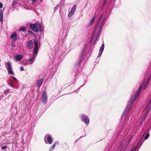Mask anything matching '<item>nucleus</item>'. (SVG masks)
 <instances>
[{
  "label": "nucleus",
  "instance_id": "nucleus-47",
  "mask_svg": "<svg viewBox=\"0 0 151 151\" xmlns=\"http://www.w3.org/2000/svg\"><path fill=\"white\" fill-rule=\"evenodd\" d=\"M107 0H105L106 1H107Z\"/></svg>",
  "mask_w": 151,
  "mask_h": 151
},
{
  "label": "nucleus",
  "instance_id": "nucleus-4",
  "mask_svg": "<svg viewBox=\"0 0 151 151\" xmlns=\"http://www.w3.org/2000/svg\"><path fill=\"white\" fill-rule=\"evenodd\" d=\"M142 87V85H141L139 88L138 89L137 91L134 92L133 94V96L132 97V99L133 100H135L136 98L138 96L139 93L141 91V90Z\"/></svg>",
  "mask_w": 151,
  "mask_h": 151
},
{
  "label": "nucleus",
  "instance_id": "nucleus-20",
  "mask_svg": "<svg viewBox=\"0 0 151 151\" xmlns=\"http://www.w3.org/2000/svg\"><path fill=\"white\" fill-rule=\"evenodd\" d=\"M150 81V78H148V79H147V81L145 83V85L143 87V89L144 90H145L146 89V86H147V84H148V83Z\"/></svg>",
  "mask_w": 151,
  "mask_h": 151
},
{
  "label": "nucleus",
  "instance_id": "nucleus-17",
  "mask_svg": "<svg viewBox=\"0 0 151 151\" xmlns=\"http://www.w3.org/2000/svg\"><path fill=\"white\" fill-rule=\"evenodd\" d=\"M43 82V80L42 79L36 82V86L37 87L40 86L42 84Z\"/></svg>",
  "mask_w": 151,
  "mask_h": 151
},
{
  "label": "nucleus",
  "instance_id": "nucleus-19",
  "mask_svg": "<svg viewBox=\"0 0 151 151\" xmlns=\"http://www.w3.org/2000/svg\"><path fill=\"white\" fill-rule=\"evenodd\" d=\"M58 143L59 142H55V143L53 144V145L49 149V151H52L54 149V147H55L56 145V144H58Z\"/></svg>",
  "mask_w": 151,
  "mask_h": 151
},
{
  "label": "nucleus",
  "instance_id": "nucleus-31",
  "mask_svg": "<svg viewBox=\"0 0 151 151\" xmlns=\"http://www.w3.org/2000/svg\"><path fill=\"white\" fill-rule=\"evenodd\" d=\"M59 5H57L54 8V11H55L58 9Z\"/></svg>",
  "mask_w": 151,
  "mask_h": 151
},
{
  "label": "nucleus",
  "instance_id": "nucleus-35",
  "mask_svg": "<svg viewBox=\"0 0 151 151\" xmlns=\"http://www.w3.org/2000/svg\"><path fill=\"white\" fill-rule=\"evenodd\" d=\"M142 138H141V139L137 143V145H136L137 146V147L139 145V144L140 143V141H141V140H142Z\"/></svg>",
  "mask_w": 151,
  "mask_h": 151
},
{
  "label": "nucleus",
  "instance_id": "nucleus-32",
  "mask_svg": "<svg viewBox=\"0 0 151 151\" xmlns=\"http://www.w3.org/2000/svg\"><path fill=\"white\" fill-rule=\"evenodd\" d=\"M9 84L11 87H13V85L12 82V81H10V83Z\"/></svg>",
  "mask_w": 151,
  "mask_h": 151
},
{
  "label": "nucleus",
  "instance_id": "nucleus-24",
  "mask_svg": "<svg viewBox=\"0 0 151 151\" xmlns=\"http://www.w3.org/2000/svg\"><path fill=\"white\" fill-rule=\"evenodd\" d=\"M95 19V16H94L93 17V18L92 19H91V21L90 22V24H92L93 23Z\"/></svg>",
  "mask_w": 151,
  "mask_h": 151
},
{
  "label": "nucleus",
  "instance_id": "nucleus-36",
  "mask_svg": "<svg viewBox=\"0 0 151 151\" xmlns=\"http://www.w3.org/2000/svg\"><path fill=\"white\" fill-rule=\"evenodd\" d=\"M3 7V4L1 2H0V9H1Z\"/></svg>",
  "mask_w": 151,
  "mask_h": 151
},
{
  "label": "nucleus",
  "instance_id": "nucleus-37",
  "mask_svg": "<svg viewBox=\"0 0 151 151\" xmlns=\"http://www.w3.org/2000/svg\"><path fill=\"white\" fill-rule=\"evenodd\" d=\"M20 70L21 71H22L24 70L23 67V66L21 67L20 68Z\"/></svg>",
  "mask_w": 151,
  "mask_h": 151
},
{
  "label": "nucleus",
  "instance_id": "nucleus-15",
  "mask_svg": "<svg viewBox=\"0 0 151 151\" xmlns=\"http://www.w3.org/2000/svg\"><path fill=\"white\" fill-rule=\"evenodd\" d=\"M147 108H148V109L147 110L146 112L145 113L144 117L142 118V120L144 121L145 119L146 118L148 113L150 111V109L151 108V106H149L148 107H147L146 108H145L146 109H147Z\"/></svg>",
  "mask_w": 151,
  "mask_h": 151
},
{
  "label": "nucleus",
  "instance_id": "nucleus-45",
  "mask_svg": "<svg viewBox=\"0 0 151 151\" xmlns=\"http://www.w3.org/2000/svg\"><path fill=\"white\" fill-rule=\"evenodd\" d=\"M151 77V74L150 75V76L149 78H150Z\"/></svg>",
  "mask_w": 151,
  "mask_h": 151
},
{
  "label": "nucleus",
  "instance_id": "nucleus-16",
  "mask_svg": "<svg viewBox=\"0 0 151 151\" xmlns=\"http://www.w3.org/2000/svg\"><path fill=\"white\" fill-rule=\"evenodd\" d=\"M3 19V11L1 10H0V21L2 23Z\"/></svg>",
  "mask_w": 151,
  "mask_h": 151
},
{
  "label": "nucleus",
  "instance_id": "nucleus-8",
  "mask_svg": "<svg viewBox=\"0 0 151 151\" xmlns=\"http://www.w3.org/2000/svg\"><path fill=\"white\" fill-rule=\"evenodd\" d=\"M42 102L45 104H46L47 101V96L45 92L44 91L42 93Z\"/></svg>",
  "mask_w": 151,
  "mask_h": 151
},
{
  "label": "nucleus",
  "instance_id": "nucleus-34",
  "mask_svg": "<svg viewBox=\"0 0 151 151\" xmlns=\"http://www.w3.org/2000/svg\"><path fill=\"white\" fill-rule=\"evenodd\" d=\"M7 148V147L6 146H3L2 147H1V149L2 150H4L6 148Z\"/></svg>",
  "mask_w": 151,
  "mask_h": 151
},
{
  "label": "nucleus",
  "instance_id": "nucleus-9",
  "mask_svg": "<svg viewBox=\"0 0 151 151\" xmlns=\"http://www.w3.org/2000/svg\"><path fill=\"white\" fill-rule=\"evenodd\" d=\"M76 9V6L75 5L73 6V7L72 8L71 10L69 12L68 15V17L69 18L71 17L73 14L75 13Z\"/></svg>",
  "mask_w": 151,
  "mask_h": 151
},
{
  "label": "nucleus",
  "instance_id": "nucleus-13",
  "mask_svg": "<svg viewBox=\"0 0 151 151\" xmlns=\"http://www.w3.org/2000/svg\"><path fill=\"white\" fill-rule=\"evenodd\" d=\"M33 43L32 40L29 41L27 44V48L29 49H31L33 47Z\"/></svg>",
  "mask_w": 151,
  "mask_h": 151
},
{
  "label": "nucleus",
  "instance_id": "nucleus-12",
  "mask_svg": "<svg viewBox=\"0 0 151 151\" xmlns=\"http://www.w3.org/2000/svg\"><path fill=\"white\" fill-rule=\"evenodd\" d=\"M34 45H35V49H34V53H36L38 51V48L37 47V43L38 41L37 39H35L34 40Z\"/></svg>",
  "mask_w": 151,
  "mask_h": 151
},
{
  "label": "nucleus",
  "instance_id": "nucleus-30",
  "mask_svg": "<svg viewBox=\"0 0 151 151\" xmlns=\"http://www.w3.org/2000/svg\"><path fill=\"white\" fill-rule=\"evenodd\" d=\"M100 31H100V30H99V31L97 33V35L96 36V38H97L99 37L100 34Z\"/></svg>",
  "mask_w": 151,
  "mask_h": 151
},
{
  "label": "nucleus",
  "instance_id": "nucleus-33",
  "mask_svg": "<svg viewBox=\"0 0 151 151\" xmlns=\"http://www.w3.org/2000/svg\"><path fill=\"white\" fill-rule=\"evenodd\" d=\"M122 149V146H120L118 148L117 151H121Z\"/></svg>",
  "mask_w": 151,
  "mask_h": 151
},
{
  "label": "nucleus",
  "instance_id": "nucleus-44",
  "mask_svg": "<svg viewBox=\"0 0 151 151\" xmlns=\"http://www.w3.org/2000/svg\"><path fill=\"white\" fill-rule=\"evenodd\" d=\"M128 145H126V146H125V149H126L127 148V146Z\"/></svg>",
  "mask_w": 151,
  "mask_h": 151
},
{
  "label": "nucleus",
  "instance_id": "nucleus-41",
  "mask_svg": "<svg viewBox=\"0 0 151 151\" xmlns=\"http://www.w3.org/2000/svg\"><path fill=\"white\" fill-rule=\"evenodd\" d=\"M29 33L30 34H32L33 33V32L32 31H28Z\"/></svg>",
  "mask_w": 151,
  "mask_h": 151
},
{
  "label": "nucleus",
  "instance_id": "nucleus-1",
  "mask_svg": "<svg viewBox=\"0 0 151 151\" xmlns=\"http://www.w3.org/2000/svg\"><path fill=\"white\" fill-rule=\"evenodd\" d=\"M134 101V100H132V98H131V100L128 103L127 106H126L123 114L121 116V118H122L123 117H124V123H125L129 119V116L128 115H127V114L130 109L132 106V104Z\"/></svg>",
  "mask_w": 151,
  "mask_h": 151
},
{
  "label": "nucleus",
  "instance_id": "nucleus-38",
  "mask_svg": "<svg viewBox=\"0 0 151 151\" xmlns=\"http://www.w3.org/2000/svg\"><path fill=\"white\" fill-rule=\"evenodd\" d=\"M16 4V3H15V1H13V4H12V5L13 6H14L15 5V4Z\"/></svg>",
  "mask_w": 151,
  "mask_h": 151
},
{
  "label": "nucleus",
  "instance_id": "nucleus-43",
  "mask_svg": "<svg viewBox=\"0 0 151 151\" xmlns=\"http://www.w3.org/2000/svg\"><path fill=\"white\" fill-rule=\"evenodd\" d=\"M130 140H129V141L127 143V145H128L130 142Z\"/></svg>",
  "mask_w": 151,
  "mask_h": 151
},
{
  "label": "nucleus",
  "instance_id": "nucleus-22",
  "mask_svg": "<svg viewBox=\"0 0 151 151\" xmlns=\"http://www.w3.org/2000/svg\"><path fill=\"white\" fill-rule=\"evenodd\" d=\"M84 52H85V50H83L82 51V54H81V59L79 60L78 63L77 64V65H79V64L81 63V59H82V58L83 57V54H84Z\"/></svg>",
  "mask_w": 151,
  "mask_h": 151
},
{
  "label": "nucleus",
  "instance_id": "nucleus-10",
  "mask_svg": "<svg viewBox=\"0 0 151 151\" xmlns=\"http://www.w3.org/2000/svg\"><path fill=\"white\" fill-rule=\"evenodd\" d=\"M38 52H37L36 53H35L34 51L33 53V55L32 57H31L29 59V61L31 62V64H32L34 63L35 60V58L37 56V54Z\"/></svg>",
  "mask_w": 151,
  "mask_h": 151
},
{
  "label": "nucleus",
  "instance_id": "nucleus-42",
  "mask_svg": "<svg viewBox=\"0 0 151 151\" xmlns=\"http://www.w3.org/2000/svg\"><path fill=\"white\" fill-rule=\"evenodd\" d=\"M12 77L14 78V79L15 80V81H17V79L14 77H13V76H12Z\"/></svg>",
  "mask_w": 151,
  "mask_h": 151
},
{
  "label": "nucleus",
  "instance_id": "nucleus-2",
  "mask_svg": "<svg viewBox=\"0 0 151 151\" xmlns=\"http://www.w3.org/2000/svg\"><path fill=\"white\" fill-rule=\"evenodd\" d=\"M30 27L35 32H37L38 29L40 31H42V26L40 24H31L30 25Z\"/></svg>",
  "mask_w": 151,
  "mask_h": 151
},
{
  "label": "nucleus",
  "instance_id": "nucleus-18",
  "mask_svg": "<svg viewBox=\"0 0 151 151\" xmlns=\"http://www.w3.org/2000/svg\"><path fill=\"white\" fill-rule=\"evenodd\" d=\"M102 15L101 14L100 15V17H99L97 23V24H96V25L95 26V27L94 30H95V32L96 31V29H97V28L98 27V26L99 25V23L100 21V20L101 19V18L102 17Z\"/></svg>",
  "mask_w": 151,
  "mask_h": 151
},
{
  "label": "nucleus",
  "instance_id": "nucleus-28",
  "mask_svg": "<svg viewBox=\"0 0 151 151\" xmlns=\"http://www.w3.org/2000/svg\"><path fill=\"white\" fill-rule=\"evenodd\" d=\"M32 4L33 5H35L36 4V0H34L32 1Z\"/></svg>",
  "mask_w": 151,
  "mask_h": 151
},
{
  "label": "nucleus",
  "instance_id": "nucleus-39",
  "mask_svg": "<svg viewBox=\"0 0 151 151\" xmlns=\"http://www.w3.org/2000/svg\"><path fill=\"white\" fill-rule=\"evenodd\" d=\"M11 45L14 47H15L16 46L15 45L14 43H12L11 44Z\"/></svg>",
  "mask_w": 151,
  "mask_h": 151
},
{
  "label": "nucleus",
  "instance_id": "nucleus-27",
  "mask_svg": "<svg viewBox=\"0 0 151 151\" xmlns=\"http://www.w3.org/2000/svg\"><path fill=\"white\" fill-rule=\"evenodd\" d=\"M151 103V99L150 100V101L148 102V104H147L146 106V108L147 107H148L149 106H150V104Z\"/></svg>",
  "mask_w": 151,
  "mask_h": 151
},
{
  "label": "nucleus",
  "instance_id": "nucleus-6",
  "mask_svg": "<svg viewBox=\"0 0 151 151\" xmlns=\"http://www.w3.org/2000/svg\"><path fill=\"white\" fill-rule=\"evenodd\" d=\"M81 119L82 121L84 122L86 124H88L89 122V119L88 116L84 114H82L81 115Z\"/></svg>",
  "mask_w": 151,
  "mask_h": 151
},
{
  "label": "nucleus",
  "instance_id": "nucleus-40",
  "mask_svg": "<svg viewBox=\"0 0 151 151\" xmlns=\"http://www.w3.org/2000/svg\"><path fill=\"white\" fill-rule=\"evenodd\" d=\"M107 17H104V18L103 20H105V21L106 22V19H107Z\"/></svg>",
  "mask_w": 151,
  "mask_h": 151
},
{
  "label": "nucleus",
  "instance_id": "nucleus-5",
  "mask_svg": "<svg viewBox=\"0 0 151 151\" xmlns=\"http://www.w3.org/2000/svg\"><path fill=\"white\" fill-rule=\"evenodd\" d=\"M45 141L46 143L51 144L52 143L51 135L49 134H46L45 137Z\"/></svg>",
  "mask_w": 151,
  "mask_h": 151
},
{
  "label": "nucleus",
  "instance_id": "nucleus-26",
  "mask_svg": "<svg viewBox=\"0 0 151 151\" xmlns=\"http://www.w3.org/2000/svg\"><path fill=\"white\" fill-rule=\"evenodd\" d=\"M138 147H137V146L135 145V146H134V148L133 149H132L130 151H136Z\"/></svg>",
  "mask_w": 151,
  "mask_h": 151
},
{
  "label": "nucleus",
  "instance_id": "nucleus-46",
  "mask_svg": "<svg viewBox=\"0 0 151 151\" xmlns=\"http://www.w3.org/2000/svg\"><path fill=\"white\" fill-rule=\"evenodd\" d=\"M43 0H40V1H42Z\"/></svg>",
  "mask_w": 151,
  "mask_h": 151
},
{
  "label": "nucleus",
  "instance_id": "nucleus-7",
  "mask_svg": "<svg viewBox=\"0 0 151 151\" xmlns=\"http://www.w3.org/2000/svg\"><path fill=\"white\" fill-rule=\"evenodd\" d=\"M10 37L12 42L16 41L19 38V37L15 32H14L12 34Z\"/></svg>",
  "mask_w": 151,
  "mask_h": 151
},
{
  "label": "nucleus",
  "instance_id": "nucleus-23",
  "mask_svg": "<svg viewBox=\"0 0 151 151\" xmlns=\"http://www.w3.org/2000/svg\"><path fill=\"white\" fill-rule=\"evenodd\" d=\"M26 30V27H22L20 28L19 29V31H25Z\"/></svg>",
  "mask_w": 151,
  "mask_h": 151
},
{
  "label": "nucleus",
  "instance_id": "nucleus-21",
  "mask_svg": "<svg viewBox=\"0 0 151 151\" xmlns=\"http://www.w3.org/2000/svg\"><path fill=\"white\" fill-rule=\"evenodd\" d=\"M105 20H103L101 24V25L99 28V30L100 31L101 30L103 26L105 24Z\"/></svg>",
  "mask_w": 151,
  "mask_h": 151
},
{
  "label": "nucleus",
  "instance_id": "nucleus-3",
  "mask_svg": "<svg viewBox=\"0 0 151 151\" xmlns=\"http://www.w3.org/2000/svg\"><path fill=\"white\" fill-rule=\"evenodd\" d=\"M6 68L8 71V73L9 75H14V74L12 70V68L11 63L9 61L6 63Z\"/></svg>",
  "mask_w": 151,
  "mask_h": 151
},
{
  "label": "nucleus",
  "instance_id": "nucleus-14",
  "mask_svg": "<svg viewBox=\"0 0 151 151\" xmlns=\"http://www.w3.org/2000/svg\"><path fill=\"white\" fill-rule=\"evenodd\" d=\"M104 44H102V45L100 47L99 51V56L98 57H99L101 56V55H102V54L103 52V51L104 50Z\"/></svg>",
  "mask_w": 151,
  "mask_h": 151
},
{
  "label": "nucleus",
  "instance_id": "nucleus-29",
  "mask_svg": "<svg viewBox=\"0 0 151 151\" xmlns=\"http://www.w3.org/2000/svg\"><path fill=\"white\" fill-rule=\"evenodd\" d=\"M149 137V134H147L145 136V140L147 139Z\"/></svg>",
  "mask_w": 151,
  "mask_h": 151
},
{
  "label": "nucleus",
  "instance_id": "nucleus-25",
  "mask_svg": "<svg viewBox=\"0 0 151 151\" xmlns=\"http://www.w3.org/2000/svg\"><path fill=\"white\" fill-rule=\"evenodd\" d=\"M138 147H137V146L135 145V146H134V148L133 149H132L130 151H136Z\"/></svg>",
  "mask_w": 151,
  "mask_h": 151
},
{
  "label": "nucleus",
  "instance_id": "nucleus-11",
  "mask_svg": "<svg viewBox=\"0 0 151 151\" xmlns=\"http://www.w3.org/2000/svg\"><path fill=\"white\" fill-rule=\"evenodd\" d=\"M23 58L22 55L18 54L16 56H14V59L16 61H21Z\"/></svg>",
  "mask_w": 151,
  "mask_h": 151
}]
</instances>
